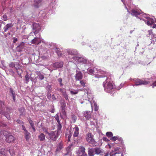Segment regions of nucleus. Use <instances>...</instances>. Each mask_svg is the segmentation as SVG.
Masks as SVG:
<instances>
[{
    "instance_id": "6e6d98bb",
    "label": "nucleus",
    "mask_w": 156,
    "mask_h": 156,
    "mask_svg": "<svg viewBox=\"0 0 156 156\" xmlns=\"http://www.w3.org/2000/svg\"><path fill=\"white\" fill-rule=\"evenodd\" d=\"M13 43H16V41H17L18 39H17L16 37H13Z\"/></svg>"
},
{
    "instance_id": "0e129e2a",
    "label": "nucleus",
    "mask_w": 156,
    "mask_h": 156,
    "mask_svg": "<svg viewBox=\"0 0 156 156\" xmlns=\"http://www.w3.org/2000/svg\"><path fill=\"white\" fill-rule=\"evenodd\" d=\"M151 27L153 28H155L156 27V24L154 23L152 24L151 25Z\"/></svg>"
},
{
    "instance_id": "423d86ee",
    "label": "nucleus",
    "mask_w": 156,
    "mask_h": 156,
    "mask_svg": "<svg viewBox=\"0 0 156 156\" xmlns=\"http://www.w3.org/2000/svg\"><path fill=\"white\" fill-rule=\"evenodd\" d=\"M33 30L35 34H37L41 30V27L39 24L34 23L33 24Z\"/></svg>"
},
{
    "instance_id": "c85d7f7f",
    "label": "nucleus",
    "mask_w": 156,
    "mask_h": 156,
    "mask_svg": "<svg viewBox=\"0 0 156 156\" xmlns=\"http://www.w3.org/2000/svg\"><path fill=\"white\" fill-rule=\"evenodd\" d=\"M62 126L61 125V123H58V125L57 126V130H56L55 131H58V133H60V132H61V129L62 128Z\"/></svg>"
},
{
    "instance_id": "2eb2a0df",
    "label": "nucleus",
    "mask_w": 156,
    "mask_h": 156,
    "mask_svg": "<svg viewBox=\"0 0 156 156\" xmlns=\"http://www.w3.org/2000/svg\"><path fill=\"white\" fill-rule=\"evenodd\" d=\"M84 115L87 119H89L91 117V112L90 111H86L84 112Z\"/></svg>"
},
{
    "instance_id": "f257e3e1",
    "label": "nucleus",
    "mask_w": 156,
    "mask_h": 156,
    "mask_svg": "<svg viewBox=\"0 0 156 156\" xmlns=\"http://www.w3.org/2000/svg\"><path fill=\"white\" fill-rule=\"evenodd\" d=\"M103 85L105 91L108 93H110L113 88V86L112 83L109 81L107 78L103 83Z\"/></svg>"
},
{
    "instance_id": "f704fd0d",
    "label": "nucleus",
    "mask_w": 156,
    "mask_h": 156,
    "mask_svg": "<svg viewBox=\"0 0 156 156\" xmlns=\"http://www.w3.org/2000/svg\"><path fill=\"white\" fill-rule=\"evenodd\" d=\"M55 120L57 121L58 123H61L60 122V120H59V118L58 115V114H56L55 116Z\"/></svg>"
},
{
    "instance_id": "37998d69",
    "label": "nucleus",
    "mask_w": 156,
    "mask_h": 156,
    "mask_svg": "<svg viewBox=\"0 0 156 156\" xmlns=\"http://www.w3.org/2000/svg\"><path fill=\"white\" fill-rule=\"evenodd\" d=\"M4 102L0 101V109L1 108L3 110V108L4 107Z\"/></svg>"
},
{
    "instance_id": "1a4fd4ad",
    "label": "nucleus",
    "mask_w": 156,
    "mask_h": 156,
    "mask_svg": "<svg viewBox=\"0 0 156 156\" xmlns=\"http://www.w3.org/2000/svg\"><path fill=\"white\" fill-rule=\"evenodd\" d=\"M83 74L80 71H76V73L75 76L76 81L80 80L83 78Z\"/></svg>"
},
{
    "instance_id": "7ed1b4c3",
    "label": "nucleus",
    "mask_w": 156,
    "mask_h": 156,
    "mask_svg": "<svg viewBox=\"0 0 156 156\" xmlns=\"http://www.w3.org/2000/svg\"><path fill=\"white\" fill-rule=\"evenodd\" d=\"M48 135L50 140L54 141H56L59 135L58 131H52L50 132Z\"/></svg>"
},
{
    "instance_id": "7c9ffc66",
    "label": "nucleus",
    "mask_w": 156,
    "mask_h": 156,
    "mask_svg": "<svg viewBox=\"0 0 156 156\" xmlns=\"http://www.w3.org/2000/svg\"><path fill=\"white\" fill-rule=\"evenodd\" d=\"M61 104V108L62 109H65V108L66 107V103L64 101H63L61 102L60 103Z\"/></svg>"
},
{
    "instance_id": "c03bdc74",
    "label": "nucleus",
    "mask_w": 156,
    "mask_h": 156,
    "mask_svg": "<svg viewBox=\"0 0 156 156\" xmlns=\"http://www.w3.org/2000/svg\"><path fill=\"white\" fill-rule=\"evenodd\" d=\"M2 19L4 21H6L8 20V17L7 15L5 14H4L2 16Z\"/></svg>"
},
{
    "instance_id": "58836bf2",
    "label": "nucleus",
    "mask_w": 156,
    "mask_h": 156,
    "mask_svg": "<svg viewBox=\"0 0 156 156\" xmlns=\"http://www.w3.org/2000/svg\"><path fill=\"white\" fill-rule=\"evenodd\" d=\"M87 71L88 72V73L91 75L93 74L94 72V70L91 69H88L87 70Z\"/></svg>"
},
{
    "instance_id": "a211bd4d",
    "label": "nucleus",
    "mask_w": 156,
    "mask_h": 156,
    "mask_svg": "<svg viewBox=\"0 0 156 156\" xmlns=\"http://www.w3.org/2000/svg\"><path fill=\"white\" fill-rule=\"evenodd\" d=\"M94 151L95 154L97 155H99L101 154V153H103V151L99 147H95L94 148Z\"/></svg>"
},
{
    "instance_id": "09e8293b",
    "label": "nucleus",
    "mask_w": 156,
    "mask_h": 156,
    "mask_svg": "<svg viewBox=\"0 0 156 156\" xmlns=\"http://www.w3.org/2000/svg\"><path fill=\"white\" fill-rule=\"evenodd\" d=\"M28 121L31 127H33L34 126V124L32 121L30 119H29Z\"/></svg>"
},
{
    "instance_id": "a19ab883",
    "label": "nucleus",
    "mask_w": 156,
    "mask_h": 156,
    "mask_svg": "<svg viewBox=\"0 0 156 156\" xmlns=\"http://www.w3.org/2000/svg\"><path fill=\"white\" fill-rule=\"evenodd\" d=\"M25 78L26 81L28 83L29 82V80L30 79V77L29 75H28V73H27L25 76Z\"/></svg>"
},
{
    "instance_id": "473e14b6",
    "label": "nucleus",
    "mask_w": 156,
    "mask_h": 156,
    "mask_svg": "<svg viewBox=\"0 0 156 156\" xmlns=\"http://www.w3.org/2000/svg\"><path fill=\"white\" fill-rule=\"evenodd\" d=\"M71 117L73 122H75L77 119L76 116L74 115H72Z\"/></svg>"
},
{
    "instance_id": "5fc2aeb1",
    "label": "nucleus",
    "mask_w": 156,
    "mask_h": 156,
    "mask_svg": "<svg viewBox=\"0 0 156 156\" xmlns=\"http://www.w3.org/2000/svg\"><path fill=\"white\" fill-rule=\"evenodd\" d=\"M10 90L12 95H14L15 94V93L14 92L12 89L10 88Z\"/></svg>"
},
{
    "instance_id": "4468645a",
    "label": "nucleus",
    "mask_w": 156,
    "mask_h": 156,
    "mask_svg": "<svg viewBox=\"0 0 156 156\" xmlns=\"http://www.w3.org/2000/svg\"><path fill=\"white\" fill-rule=\"evenodd\" d=\"M74 133L73 134L74 137H76L78 136L79 134V129L77 126H76L74 128Z\"/></svg>"
},
{
    "instance_id": "3c124183",
    "label": "nucleus",
    "mask_w": 156,
    "mask_h": 156,
    "mask_svg": "<svg viewBox=\"0 0 156 156\" xmlns=\"http://www.w3.org/2000/svg\"><path fill=\"white\" fill-rule=\"evenodd\" d=\"M59 90L61 92L62 94L66 93V91L63 88H60L59 89Z\"/></svg>"
},
{
    "instance_id": "de8ad7c7",
    "label": "nucleus",
    "mask_w": 156,
    "mask_h": 156,
    "mask_svg": "<svg viewBox=\"0 0 156 156\" xmlns=\"http://www.w3.org/2000/svg\"><path fill=\"white\" fill-rule=\"evenodd\" d=\"M118 139V137L117 136H113L111 137L110 139L111 140L113 141H115Z\"/></svg>"
},
{
    "instance_id": "f8f14e48",
    "label": "nucleus",
    "mask_w": 156,
    "mask_h": 156,
    "mask_svg": "<svg viewBox=\"0 0 156 156\" xmlns=\"http://www.w3.org/2000/svg\"><path fill=\"white\" fill-rule=\"evenodd\" d=\"M141 11L137 9H133L131 11V14L133 16H137L140 15L141 13Z\"/></svg>"
},
{
    "instance_id": "b1692460",
    "label": "nucleus",
    "mask_w": 156,
    "mask_h": 156,
    "mask_svg": "<svg viewBox=\"0 0 156 156\" xmlns=\"http://www.w3.org/2000/svg\"><path fill=\"white\" fill-rule=\"evenodd\" d=\"M149 35H151L152 39L156 38V34L153 33L152 30H149L148 31Z\"/></svg>"
},
{
    "instance_id": "cd10ccee",
    "label": "nucleus",
    "mask_w": 156,
    "mask_h": 156,
    "mask_svg": "<svg viewBox=\"0 0 156 156\" xmlns=\"http://www.w3.org/2000/svg\"><path fill=\"white\" fill-rule=\"evenodd\" d=\"M34 2V6L37 8L38 7V4L41 2V0H33Z\"/></svg>"
},
{
    "instance_id": "4be33fe9",
    "label": "nucleus",
    "mask_w": 156,
    "mask_h": 156,
    "mask_svg": "<svg viewBox=\"0 0 156 156\" xmlns=\"http://www.w3.org/2000/svg\"><path fill=\"white\" fill-rule=\"evenodd\" d=\"M38 138L40 141H43L45 140V135L44 133H41L38 136Z\"/></svg>"
},
{
    "instance_id": "79ce46f5",
    "label": "nucleus",
    "mask_w": 156,
    "mask_h": 156,
    "mask_svg": "<svg viewBox=\"0 0 156 156\" xmlns=\"http://www.w3.org/2000/svg\"><path fill=\"white\" fill-rule=\"evenodd\" d=\"M19 66L20 64L19 63H16V64L15 65V68L16 70L18 69H19L20 70L21 69H20L19 68Z\"/></svg>"
},
{
    "instance_id": "ddd939ff",
    "label": "nucleus",
    "mask_w": 156,
    "mask_h": 156,
    "mask_svg": "<svg viewBox=\"0 0 156 156\" xmlns=\"http://www.w3.org/2000/svg\"><path fill=\"white\" fill-rule=\"evenodd\" d=\"M63 62H57L54 63L53 66L56 68L62 67L63 66Z\"/></svg>"
},
{
    "instance_id": "338daca9",
    "label": "nucleus",
    "mask_w": 156,
    "mask_h": 156,
    "mask_svg": "<svg viewBox=\"0 0 156 156\" xmlns=\"http://www.w3.org/2000/svg\"><path fill=\"white\" fill-rule=\"evenodd\" d=\"M16 122L18 123H20L21 122V120L20 119H18L16 120Z\"/></svg>"
},
{
    "instance_id": "c756f323",
    "label": "nucleus",
    "mask_w": 156,
    "mask_h": 156,
    "mask_svg": "<svg viewBox=\"0 0 156 156\" xmlns=\"http://www.w3.org/2000/svg\"><path fill=\"white\" fill-rule=\"evenodd\" d=\"M85 148L83 147H81L79 151V154H81L85 152Z\"/></svg>"
},
{
    "instance_id": "49530a36",
    "label": "nucleus",
    "mask_w": 156,
    "mask_h": 156,
    "mask_svg": "<svg viewBox=\"0 0 156 156\" xmlns=\"http://www.w3.org/2000/svg\"><path fill=\"white\" fill-rule=\"evenodd\" d=\"M58 81L60 83V86H63V84L62 83V79L61 78H59L58 79Z\"/></svg>"
},
{
    "instance_id": "4d7b16f0",
    "label": "nucleus",
    "mask_w": 156,
    "mask_h": 156,
    "mask_svg": "<svg viewBox=\"0 0 156 156\" xmlns=\"http://www.w3.org/2000/svg\"><path fill=\"white\" fill-rule=\"evenodd\" d=\"M72 134L71 133H70V134H69L68 136V141H70V138L71 137V136H72Z\"/></svg>"
},
{
    "instance_id": "774afa93",
    "label": "nucleus",
    "mask_w": 156,
    "mask_h": 156,
    "mask_svg": "<svg viewBox=\"0 0 156 156\" xmlns=\"http://www.w3.org/2000/svg\"><path fill=\"white\" fill-rule=\"evenodd\" d=\"M12 96L13 99L14 100V101H15V100H16V98H15V94L14 95H12Z\"/></svg>"
},
{
    "instance_id": "0eeeda50",
    "label": "nucleus",
    "mask_w": 156,
    "mask_h": 156,
    "mask_svg": "<svg viewBox=\"0 0 156 156\" xmlns=\"http://www.w3.org/2000/svg\"><path fill=\"white\" fill-rule=\"evenodd\" d=\"M73 58L75 60H77L79 62L85 64L87 62V60L84 58L78 56L73 57Z\"/></svg>"
},
{
    "instance_id": "c9c22d12",
    "label": "nucleus",
    "mask_w": 156,
    "mask_h": 156,
    "mask_svg": "<svg viewBox=\"0 0 156 156\" xmlns=\"http://www.w3.org/2000/svg\"><path fill=\"white\" fill-rule=\"evenodd\" d=\"M113 135V133L111 132H107L106 133V136L109 138L112 137Z\"/></svg>"
},
{
    "instance_id": "680f3d73",
    "label": "nucleus",
    "mask_w": 156,
    "mask_h": 156,
    "mask_svg": "<svg viewBox=\"0 0 156 156\" xmlns=\"http://www.w3.org/2000/svg\"><path fill=\"white\" fill-rule=\"evenodd\" d=\"M20 73H19V72H18L17 71V73H18V74L19 75V76L20 77H22L21 74V73H22V69H20Z\"/></svg>"
},
{
    "instance_id": "864d4df0",
    "label": "nucleus",
    "mask_w": 156,
    "mask_h": 156,
    "mask_svg": "<svg viewBox=\"0 0 156 156\" xmlns=\"http://www.w3.org/2000/svg\"><path fill=\"white\" fill-rule=\"evenodd\" d=\"M62 114L63 115H66V112L65 111V109H62Z\"/></svg>"
},
{
    "instance_id": "8fccbe9b",
    "label": "nucleus",
    "mask_w": 156,
    "mask_h": 156,
    "mask_svg": "<svg viewBox=\"0 0 156 156\" xmlns=\"http://www.w3.org/2000/svg\"><path fill=\"white\" fill-rule=\"evenodd\" d=\"M9 66L10 67L13 68L15 67V64L13 62H11L9 65Z\"/></svg>"
},
{
    "instance_id": "9d476101",
    "label": "nucleus",
    "mask_w": 156,
    "mask_h": 156,
    "mask_svg": "<svg viewBox=\"0 0 156 156\" xmlns=\"http://www.w3.org/2000/svg\"><path fill=\"white\" fill-rule=\"evenodd\" d=\"M24 46L25 43L23 42H21L20 44L16 48L17 51L18 52L22 51L24 47Z\"/></svg>"
},
{
    "instance_id": "4c0bfd02",
    "label": "nucleus",
    "mask_w": 156,
    "mask_h": 156,
    "mask_svg": "<svg viewBox=\"0 0 156 156\" xmlns=\"http://www.w3.org/2000/svg\"><path fill=\"white\" fill-rule=\"evenodd\" d=\"M85 80H80V83L81 84V85L83 87H85Z\"/></svg>"
},
{
    "instance_id": "aec40b11",
    "label": "nucleus",
    "mask_w": 156,
    "mask_h": 156,
    "mask_svg": "<svg viewBox=\"0 0 156 156\" xmlns=\"http://www.w3.org/2000/svg\"><path fill=\"white\" fill-rule=\"evenodd\" d=\"M10 133L8 131L5 130H1L0 131V134L1 136H5V137Z\"/></svg>"
},
{
    "instance_id": "f3484780",
    "label": "nucleus",
    "mask_w": 156,
    "mask_h": 156,
    "mask_svg": "<svg viewBox=\"0 0 156 156\" xmlns=\"http://www.w3.org/2000/svg\"><path fill=\"white\" fill-rule=\"evenodd\" d=\"M88 154L89 156H93L95 154L94 151V148H90L88 149Z\"/></svg>"
},
{
    "instance_id": "a878e982",
    "label": "nucleus",
    "mask_w": 156,
    "mask_h": 156,
    "mask_svg": "<svg viewBox=\"0 0 156 156\" xmlns=\"http://www.w3.org/2000/svg\"><path fill=\"white\" fill-rule=\"evenodd\" d=\"M154 23V20L152 19L149 18L147 22V24L148 26H151Z\"/></svg>"
},
{
    "instance_id": "bf43d9fd",
    "label": "nucleus",
    "mask_w": 156,
    "mask_h": 156,
    "mask_svg": "<svg viewBox=\"0 0 156 156\" xmlns=\"http://www.w3.org/2000/svg\"><path fill=\"white\" fill-rule=\"evenodd\" d=\"M103 140L106 142H108L109 141L108 139L106 137H105L103 138Z\"/></svg>"
},
{
    "instance_id": "69168bd1",
    "label": "nucleus",
    "mask_w": 156,
    "mask_h": 156,
    "mask_svg": "<svg viewBox=\"0 0 156 156\" xmlns=\"http://www.w3.org/2000/svg\"><path fill=\"white\" fill-rule=\"evenodd\" d=\"M154 86H156V81L153 83L152 87L154 88Z\"/></svg>"
},
{
    "instance_id": "412c9836",
    "label": "nucleus",
    "mask_w": 156,
    "mask_h": 156,
    "mask_svg": "<svg viewBox=\"0 0 156 156\" xmlns=\"http://www.w3.org/2000/svg\"><path fill=\"white\" fill-rule=\"evenodd\" d=\"M24 133L25 135V138L27 141H28L30 137V134L28 131H26L24 132Z\"/></svg>"
},
{
    "instance_id": "052dcab7",
    "label": "nucleus",
    "mask_w": 156,
    "mask_h": 156,
    "mask_svg": "<svg viewBox=\"0 0 156 156\" xmlns=\"http://www.w3.org/2000/svg\"><path fill=\"white\" fill-rule=\"evenodd\" d=\"M22 129L24 131V132H26V131H27V130L26 129L25 126L23 125H22Z\"/></svg>"
},
{
    "instance_id": "6e6552de",
    "label": "nucleus",
    "mask_w": 156,
    "mask_h": 156,
    "mask_svg": "<svg viewBox=\"0 0 156 156\" xmlns=\"http://www.w3.org/2000/svg\"><path fill=\"white\" fill-rule=\"evenodd\" d=\"M14 140V137L10 133L8 136H7L5 139L6 141L9 143L13 142Z\"/></svg>"
},
{
    "instance_id": "6ab92c4d",
    "label": "nucleus",
    "mask_w": 156,
    "mask_h": 156,
    "mask_svg": "<svg viewBox=\"0 0 156 156\" xmlns=\"http://www.w3.org/2000/svg\"><path fill=\"white\" fill-rule=\"evenodd\" d=\"M13 26V25L12 23L7 24L3 28L4 32H6L8 30L12 27Z\"/></svg>"
},
{
    "instance_id": "2f4dec72",
    "label": "nucleus",
    "mask_w": 156,
    "mask_h": 156,
    "mask_svg": "<svg viewBox=\"0 0 156 156\" xmlns=\"http://www.w3.org/2000/svg\"><path fill=\"white\" fill-rule=\"evenodd\" d=\"M37 74L38 75L39 78L40 79L42 80L44 78V75L41 74L40 72H38L37 73Z\"/></svg>"
},
{
    "instance_id": "f03ea898",
    "label": "nucleus",
    "mask_w": 156,
    "mask_h": 156,
    "mask_svg": "<svg viewBox=\"0 0 156 156\" xmlns=\"http://www.w3.org/2000/svg\"><path fill=\"white\" fill-rule=\"evenodd\" d=\"M86 141L93 146L95 147L97 145V142L94 138V136L90 133H88L86 135Z\"/></svg>"
},
{
    "instance_id": "603ef678",
    "label": "nucleus",
    "mask_w": 156,
    "mask_h": 156,
    "mask_svg": "<svg viewBox=\"0 0 156 156\" xmlns=\"http://www.w3.org/2000/svg\"><path fill=\"white\" fill-rule=\"evenodd\" d=\"M62 95H63L64 97L65 98L66 100L68 99V95L66 93H64V94H62Z\"/></svg>"
},
{
    "instance_id": "e433bc0d",
    "label": "nucleus",
    "mask_w": 156,
    "mask_h": 156,
    "mask_svg": "<svg viewBox=\"0 0 156 156\" xmlns=\"http://www.w3.org/2000/svg\"><path fill=\"white\" fill-rule=\"evenodd\" d=\"M43 131L46 134H49L50 133H49L48 131V128L46 127H43L42 128Z\"/></svg>"
},
{
    "instance_id": "e2e57ef3",
    "label": "nucleus",
    "mask_w": 156,
    "mask_h": 156,
    "mask_svg": "<svg viewBox=\"0 0 156 156\" xmlns=\"http://www.w3.org/2000/svg\"><path fill=\"white\" fill-rule=\"evenodd\" d=\"M118 140L120 142V143H122L123 142V140L121 138H118Z\"/></svg>"
},
{
    "instance_id": "9b49d317",
    "label": "nucleus",
    "mask_w": 156,
    "mask_h": 156,
    "mask_svg": "<svg viewBox=\"0 0 156 156\" xmlns=\"http://www.w3.org/2000/svg\"><path fill=\"white\" fill-rule=\"evenodd\" d=\"M72 147V145L70 144L66 148V153L65 154V155H67L71 153V151L73 149Z\"/></svg>"
},
{
    "instance_id": "a18cd8bd",
    "label": "nucleus",
    "mask_w": 156,
    "mask_h": 156,
    "mask_svg": "<svg viewBox=\"0 0 156 156\" xmlns=\"http://www.w3.org/2000/svg\"><path fill=\"white\" fill-rule=\"evenodd\" d=\"M78 90H75V91H73L72 90H70V92L71 94H77L78 93Z\"/></svg>"
},
{
    "instance_id": "20e7f679",
    "label": "nucleus",
    "mask_w": 156,
    "mask_h": 156,
    "mask_svg": "<svg viewBox=\"0 0 156 156\" xmlns=\"http://www.w3.org/2000/svg\"><path fill=\"white\" fill-rule=\"evenodd\" d=\"M6 110L7 111L6 112L3 111V110L1 108L0 109V114L1 115H3L6 117L9 120L11 118L10 115H9V114L10 113V109L9 108H7Z\"/></svg>"
},
{
    "instance_id": "ea45409f",
    "label": "nucleus",
    "mask_w": 156,
    "mask_h": 156,
    "mask_svg": "<svg viewBox=\"0 0 156 156\" xmlns=\"http://www.w3.org/2000/svg\"><path fill=\"white\" fill-rule=\"evenodd\" d=\"M7 126V124L5 123L0 121V127H5Z\"/></svg>"
},
{
    "instance_id": "393cba45",
    "label": "nucleus",
    "mask_w": 156,
    "mask_h": 156,
    "mask_svg": "<svg viewBox=\"0 0 156 156\" xmlns=\"http://www.w3.org/2000/svg\"><path fill=\"white\" fill-rule=\"evenodd\" d=\"M68 52L69 54L72 55H76L78 54L77 51L75 50L68 51Z\"/></svg>"
},
{
    "instance_id": "72a5a7b5",
    "label": "nucleus",
    "mask_w": 156,
    "mask_h": 156,
    "mask_svg": "<svg viewBox=\"0 0 156 156\" xmlns=\"http://www.w3.org/2000/svg\"><path fill=\"white\" fill-rule=\"evenodd\" d=\"M38 40L39 39L38 38H35L34 39L32 40V43L34 44L37 43L38 44H39V43H38Z\"/></svg>"
},
{
    "instance_id": "dca6fc26",
    "label": "nucleus",
    "mask_w": 156,
    "mask_h": 156,
    "mask_svg": "<svg viewBox=\"0 0 156 156\" xmlns=\"http://www.w3.org/2000/svg\"><path fill=\"white\" fill-rule=\"evenodd\" d=\"M63 142L61 141L57 145L56 151H58L61 150L63 147Z\"/></svg>"
},
{
    "instance_id": "13d9d810",
    "label": "nucleus",
    "mask_w": 156,
    "mask_h": 156,
    "mask_svg": "<svg viewBox=\"0 0 156 156\" xmlns=\"http://www.w3.org/2000/svg\"><path fill=\"white\" fill-rule=\"evenodd\" d=\"M80 155V156H87V154L85 152Z\"/></svg>"
},
{
    "instance_id": "bb28decb",
    "label": "nucleus",
    "mask_w": 156,
    "mask_h": 156,
    "mask_svg": "<svg viewBox=\"0 0 156 156\" xmlns=\"http://www.w3.org/2000/svg\"><path fill=\"white\" fill-rule=\"evenodd\" d=\"M55 51L58 56L61 57L62 56V52L60 51L59 48H56L55 49Z\"/></svg>"
},
{
    "instance_id": "5701e85b",
    "label": "nucleus",
    "mask_w": 156,
    "mask_h": 156,
    "mask_svg": "<svg viewBox=\"0 0 156 156\" xmlns=\"http://www.w3.org/2000/svg\"><path fill=\"white\" fill-rule=\"evenodd\" d=\"M20 115H25V109L23 107H21L19 109Z\"/></svg>"
},
{
    "instance_id": "39448f33",
    "label": "nucleus",
    "mask_w": 156,
    "mask_h": 156,
    "mask_svg": "<svg viewBox=\"0 0 156 156\" xmlns=\"http://www.w3.org/2000/svg\"><path fill=\"white\" fill-rule=\"evenodd\" d=\"M149 83V82L146 80H143L139 79H136L135 81V83L136 85L138 86L142 85H147Z\"/></svg>"
}]
</instances>
